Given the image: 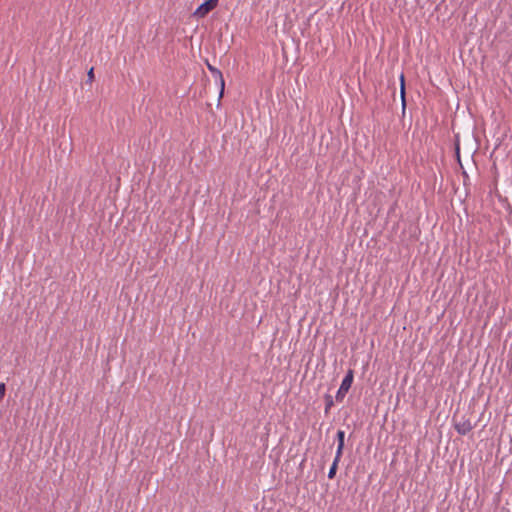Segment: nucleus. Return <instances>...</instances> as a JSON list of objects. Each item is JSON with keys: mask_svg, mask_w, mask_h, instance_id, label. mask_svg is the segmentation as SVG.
Masks as SVG:
<instances>
[{"mask_svg": "<svg viewBox=\"0 0 512 512\" xmlns=\"http://www.w3.org/2000/svg\"><path fill=\"white\" fill-rule=\"evenodd\" d=\"M454 428L460 435L468 434L474 427L470 418L465 416L454 415L453 417Z\"/></svg>", "mask_w": 512, "mask_h": 512, "instance_id": "obj_1", "label": "nucleus"}, {"mask_svg": "<svg viewBox=\"0 0 512 512\" xmlns=\"http://www.w3.org/2000/svg\"><path fill=\"white\" fill-rule=\"evenodd\" d=\"M353 382V370L349 369L347 374L345 375L344 379L342 380V383L340 385V388L337 391L336 394V400L342 401L351 388Z\"/></svg>", "mask_w": 512, "mask_h": 512, "instance_id": "obj_2", "label": "nucleus"}, {"mask_svg": "<svg viewBox=\"0 0 512 512\" xmlns=\"http://www.w3.org/2000/svg\"><path fill=\"white\" fill-rule=\"evenodd\" d=\"M218 0H206L194 12V16L198 18L205 17L210 11L216 8Z\"/></svg>", "mask_w": 512, "mask_h": 512, "instance_id": "obj_3", "label": "nucleus"}, {"mask_svg": "<svg viewBox=\"0 0 512 512\" xmlns=\"http://www.w3.org/2000/svg\"><path fill=\"white\" fill-rule=\"evenodd\" d=\"M207 68L212 73V75L215 77L217 81L220 83V94L219 97L221 98L224 93V87H225V81L222 75V72L217 69L216 67L212 66L210 63L207 62Z\"/></svg>", "mask_w": 512, "mask_h": 512, "instance_id": "obj_4", "label": "nucleus"}, {"mask_svg": "<svg viewBox=\"0 0 512 512\" xmlns=\"http://www.w3.org/2000/svg\"><path fill=\"white\" fill-rule=\"evenodd\" d=\"M344 439H345V432L343 430H339L337 432L338 446H337V450H336V455L338 457H342L343 449H344Z\"/></svg>", "mask_w": 512, "mask_h": 512, "instance_id": "obj_5", "label": "nucleus"}, {"mask_svg": "<svg viewBox=\"0 0 512 512\" xmlns=\"http://www.w3.org/2000/svg\"><path fill=\"white\" fill-rule=\"evenodd\" d=\"M341 457H338L337 455H335V458H334V461L332 463V466L330 467V470L328 472V478L329 479H333L336 475V471H337V467H338V463L340 461Z\"/></svg>", "mask_w": 512, "mask_h": 512, "instance_id": "obj_6", "label": "nucleus"}, {"mask_svg": "<svg viewBox=\"0 0 512 512\" xmlns=\"http://www.w3.org/2000/svg\"><path fill=\"white\" fill-rule=\"evenodd\" d=\"M334 405L333 398L331 395H325V413H329V410Z\"/></svg>", "mask_w": 512, "mask_h": 512, "instance_id": "obj_7", "label": "nucleus"}, {"mask_svg": "<svg viewBox=\"0 0 512 512\" xmlns=\"http://www.w3.org/2000/svg\"><path fill=\"white\" fill-rule=\"evenodd\" d=\"M400 80H401V98H402V103H403V106L405 105V83H404V75L402 74L401 77H400Z\"/></svg>", "mask_w": 512, "mask_h": 512, "instance_id": "obj_8", "label": "nucleus"}, {"mask_svg": "<svg viewBox=\"0 0 512 512\" xmlns=\"http://www.w3.org/2000/svg\"><path fill=\"white\" fill-rule=\"evenodd\" d=\"M6 386L4 383H0V401L4 398Z\"/></svg>", "mask_w": 512, "mask_h": 512, "instance_id": "obj_9", "label": "nucleus"}, {"mask_svg": "<svg viewBox=\"0 0 512 512\" xmlns=\"http://www.w3.org/2000/svg\"><path fill=\"white\" fill-rule=\"evenodd\" d=\"M87 76H88V81L92 82L94 80V69L93 68H91L88 71Z\"/></svg>", "mask_w": 512, "mask_h": 512, "instance_id": "obj_10", "label": "nucleus"}]
</instances>
